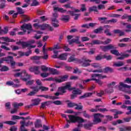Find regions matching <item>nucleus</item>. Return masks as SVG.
Segmentation results:
<instances>
[{
  "instance_id": "nucleus-4",
  "label": "nucleus",
  "mask_w": 131,
  "mask_h": 131,
  "mask_svg": "<svg viewBox=\"0 0 131 131\" xmlns=\"http://www.w3.org/2000/svg\"><path fill=\"white\" fill-rule=\"evenodd\" d=\"M57 18H58V14L57 13H53V17L51 18L52 24L53 27H59V20H58Z\"/></svg>"
},
{
  "instance_id": "nucleus-63",
  "label": "nucleus",
  "mask_w": 131,
  "mask_h": 131,
  "mask_svg": "<svg viewBox=\"0 0 131 131\" xmlns=\"http://www.w3.org/2000/svg\"><path fill=\"white\" fill-rule=\"evenodd\" d=\"M35 82L37 85H39V86H41V85H42V83H41V81H40V80L37 79L35 80Z\"/></svg>"
},
{
  "instance_id": "nucleus-62",
  "label": "nucleus",
  "mask_w": 131,
  "mask_h": 131,
  "mask_svg": "<svg viewBox=\"0 0 131 131\" xmlns=\"http://www.w3.org/2000/svg\"><path fill=\"white\" fill-rule=\"evenodd\" d=\"M117 22V19L116 18H113L106 21V23H116Z\"/></svg>"
},
{
  "instance_id": "nucleus-48",
  "label": "nucleus",
  "mask_w": 131,
  "mask_h": 131,
  "mask_svg": "<svg viewBox=\"0 0 131 131\" xmlns=\"http://www.w3.org/2000/svg\"><path fill=\"white\" fill-rule=\"evenodd\" d=\"M63 7L64 8H66V9H72V10H75V8H74V7H71V5H70V3L64 5H63Z\"/></svg>"
},
{
  "instance_id": "nucleus-31",
  "label": "nucleus",
  "mask_w": 131,
  "mask_h": 131,
  "mask_svg": "<svg viewBox=\"0 0 131 131\" xmlns=\"http://www.w3.org/2000/svg\"><path fill=\"white\" fill-rule=\"evenodd\" d=\"M75 61H77V58H75L74 55L71 56L68 59V62H75Z\"/></svg>"
},
{
  "instance_id": "nucleus-29",
  "label": "nucleus",
  "mask_w": 131,
  "mask_h": 131,
  "mask_svg": "<svg viewBox=\"0 0 131 131\" xmlns=\"http://www.w3.org/2000/svg\"><path fill=\"white\" fill-rule=\"evenodd\" d=\"M111 53L113 54V55H115L117 57H121V53H120L117 50H111Z\"/></svg>"
},
{
  "instance_id": "nucleus-53",
  "label": "nucleus",
  "mask_w": 131,
  "mask_h": 131,
  "mask_svg": "<svg viewBox=\"0 0 131 131\" xmlns=\"http://www.w3.org/2000/svg\"><path fill=\"white\" fill-rule=\"evenodd\" d=\"M31 90L36 94L39 91V87L38 86H32L31 87Z\"/></svg>"
},
{
  "instance_id": "nucleus-35",
  "label": "nucleus",
  "mask_w": 131,
  "mask_h": 131,
  "mask_svg": "<svg viewBox=\"0 0 131 131\" xmlns=\"http://www.w3.org/2000/svg\"><path fill=\"white\" fill-rule=\"evenodd\" d=\"M129 55L128 54H122V53H121V55L120 57H118L116 58L117 60H123L124 59V58H127V57H129Z\"/></svg>"
},
{
  "instance_id": "nucleus-64",
  "label": "nucleus",
  "mask_w": 131,
  "mask_h": 131,
  "mask_svg": "<svg viewBox=\"0 0 131 131\" xmlns=\"http://www.w3.org/2000/svg\"><path fill=\"white\" fill-rule=\"evenodd\" d=\"M115 84H116V82H112L111 83H108L107 84V86L108 88H112V89H113V87L114 86V85H115Z\"/></svg>"
},
{
  "instance_id": "nucleus-47",
  "label": "nucleus",
  "mask_w": 131,
  "mask_h": 131,
  "mask_svg": "<svg viewBox=\"0 0 131 131\" xmlns=\"http://www.w3.org/2000/svg\"><path fill=\"white\" fill-rule=\"evenodd\" d=\"M58 51H57L56 50H54L53 51V53L54 54L52 56V58H53V59H59V56L58 55Z\"/></svg>"
},
{
  "instance_id": "nucleus-30",
  "label": "nucleus",
  "mask_w": 131,
  "mask_h": 131,
  "mask_svg": "<svg viewBox=\"0 0 131 131\" xmlns=\"http://www.w3.org/2000/svg\"><path fill=\"white\" fill-rule=\"evenodd\" d=\"M35 127H36V128H39V127H42V124H41L40 120H37L36 123H35Z\"/></svg>"
},
{
  "instance_id": "nucleus-6",
  "label": "nucleus",
  "mask_w": 131,
  "mask_h": 131,
  "mask_svg": "<svg viewBox=\"0 0 131 131\" xmlns=\"http://www.w3.org/2000/svg\"><path fill=\"white\" fill-rule=\"evenodd\" d=\"M67 38L70 45H71V43H73V42H75L76 43H80V41H79V37L78 36L76 37L75 39L70 40L72 38H73V36L68 35L67 36Z\"/></svg>"
},
{
  "instance_id": "nucleus-51",
  "label": "nucleus",
  "mask_w": 131,
  "mask_h": 131,
  "mask_svg": "<svg viewBox=\"0 0 131 131\" xmlns=\"http://www.w3.org/2000/svg\"><path fill=\"white\" fill-rule=\"evenodd\" d=\"M17 119H25V118L22 117H20L18 116H12V120H16Z\"/></svg>"
},
{
  "instance_id": "nucleus-57",
  "label": "nucleus",
  "mask_w": 131,
  "mask_h": 131,
  "mask_svg": "<svg viewBox=\"0 0 131 131\" xmlns=\"http://www.w3.org/2000/svg\"><path fill=\"white\" fill-rule=\"evenodd\" d=\"M81 40L83 42L84 41H89V40H90V38L86 36H82L81 37Z\"/></svg>"
},
{
  "instance_id": "nucleus-18",
  "label": "nucleus",
  "mask_w": 131,
  "mask_h": 131,
  "mask_svg": "<svg viewBox=\"0 0 131 131\" xmlns=\"http://www.w3.org/2000/svg\"><path fill=\"white\" fill-rule=\"evenodd\" d=\"M47 28L49 29L50 31H53V30H54L53 27L48 24L41 25L40 29H41V30H45V29H47Z\"/></svg>"
},
{
  "instance_id": "nucleus-39",
  "label": "nucleus",
  "mask_w": 131,
  "mask_h": 131,
  "mask_svg": "<svg viewBox=\"0 0 131 131\" xmlns=\"http://www.w3.org/2000/svg\"><path fill=\"white\" fill-rule=\"evenodd\" d=\"M103 30H104V27H100L98 29H95L94 32L95 33H101Z\"/></svg>"
},
{
  "instance_id": "nucleus-38",
  "label": "nucleus",
  "mask_w": 131,
  "mask_h": 131,
  "mask_svg": "<svg viewBox=\"0 0 131 131\" xmlns=\"http://www.w3.org/2000/svg\"><path fill=\"white\" fill-rule=\"evenodd\" d=\"M93 95L92 93H87L80 97V99H84V98H89V97H91Z\"/></svg>"
},
{
  "instance_id": "nucleus-37",
  "label": "nucleus",
  "mask_w": 131,
  "mask_h": 131,
  "mask_svg": "<svg viewBox=\"0 0 131 131\" xmlns=\"http://www.w3.org/2000/svg\"><path fill=\"white\" fill-rule=\"evenodd\" d=\"M58 92L60 93V95H63L66 93V89L64 86L60 87L58 88Z\"/></svg>"
},
{
  "instance_id": "nucleus-9",
  "label": "nucleus",
  "mask_w": 131,
  "mask_h": 131,
  "mask_svg": "<svg viewBox=\"0 0 131 131\" xmlns=\"http://www.w3.org/2000/svg\"><path fill=\"white\" fill-rule=\"evenodd\" d=\"M118 88L120 91H122V92H125V89H130L131 86L126 84H124V83L122 82H120Z\"/></svg>"
},
{
  "instance_id": "nucleus-41",
  "label": "nucleus",
  "mask_w": 131,
  "mask_h": 131,
  "mask_svg": "<svg viewBox=\"0 0 131 131\" xmlns=\"http://www.w3.org/2000/svg\"><path fill=\"white\" fill-rule=\"evenodd\" d=\"M21 17L23 18L24 22H26V21H29V20H30V18H29L28 16L26 15L25 14H22Z\"/></svg>"
},
{
  "instance_id": "nucleus-28",
  "label": "nucleus",
  "mask_w": 131,
  "mask_h": 131,
  "mask_svg": "<svg viewBox=\"0 0 131 131\" xmlns=\"http://www.w3.org/2000/svg\"><path fill=\"white\" fill-rule=\"evenodd\" d=\"M51 104H52V101H45L41 103L40 108L44 109L46 106H49Z\"/></svg>"
},
{
  "instance_id": "nucleus-43",
  "label": "nucleus",
  "mask_w": 131,
  "mask_h": 131,
  "mask_svg": "<svg viewBox=\"0 0 131 131\" xmlns=\"http://www.w3.org/2000/svg\"><path fill=\"white\" fill-rule=\"evenodd\" d=\"M38 5H39V3L37 0H32V3L31 4V7H35L38 6Z\"/></svg>"
},
{
  "instance_id": "nucleus-16",
  "label": "nucleus",
  "mask_w": 131,
  "mask_h": 131,
  "mask_svg": "<svg viewBox=\"0 0 131 131\" xmlns=\"http://www.w3.org/2000/svg\"><path fill=\"white\" fill-rule=\"evenodd\" d=\"M81 93H82L81 90L73 88V95H71V99H74L75 97H76V95H81Z\"/></svg>"
},
{
  "instance_id": "nucleus-45",
  "label": "nucleus",
  "mask_w": 131,
  "mask_h": 131,
  "mask_svg": "<svg viewBox=\"0 0 131 131\" xmlns=\"http://www.w3.org/2000/svg\"><path fill=\"white\" fill-rule=\"evenodd\" d=\"M131 40L129 38H124L119 40L120 42H129Z\"/></svg>"
},
{
  "instance_id": "nucleus-58",
  "label": "nucleus",
  "mask_w": 131,
  "mask_h": 131,
  "mask_svg": "<svg viewBox=\"0 0 131 131\" xmlns=\"http://www.w3.org/2000/svg\"><path fill=\"white\" fill-rule=\"evenodd\" d=\"M39 90H41L42 92H47V91H49V88L47 87L39 86Z\"/></svg>"
},
{
  "instance_id": "nucleus-12",
  "label": "nucleus",
  "mask_w": 131,
  "mask_h": 131,
  "mask_svg": "<svg viewBox=\"0 0 131 131\" xmlns=\"http://www.w3.org/2000/svg\"><path fill=\"white\" fill-rule=\"evenodd\" d=\"M21 30L26 32L27 30H31L32 28V26L30 24H24L23 26L20 27Z\"/></svg>"
},
{
  "instance_id": "nucleus-32",
  "label": "nucleus",
  "mask_w": 131,
  "mask_h": 131,
  "mask_svg": "<svg viewBox=\"0 0 131 131\" xmlns=\"http://www.w3.org/2000/svg\"><path fill=\"white\" fill-rule=\"evenodd\" d=\"M44 98H45V99H49V100H57V99H58V98L56 96H52L48 95H45Z\"/></svg>"
},
{
  "instance_id": "nucleus-49",
  "label": "nucleus",
  "mask_w": 131,
  "mask_h": 131,
  "mask_svg": "<svg viewBox=\"0 0 131 131\" xmlns=\"http://www.w3.org/2000/svg\"><path fill=\"white\" fill-rule=\"evenodd\" d=\"M90 12H98V8L96 6H93L89 8Z\"/></svg>"
},
{
  "instance_id": "nucleus-36",
  "label": "nucleus",
  "mask_w": 131,
  "mask_h": 131,
  "mask_svg": "<svg viewBox=\"0 0 131 131\" xmlns=\"http://www.w3.org/2000/svg\"><path fill=\"white\" fill-rule=\"evenodd\" d=\"M63 87L66 90H69V91H72L73 90V88H71V83L70 82L67 83Z\"/></svg>"
},
{
  "instance_id": "nucleus-23",
  "label": "nucleus",
  "mask_w": 131,
  "mask_h": 131,
  "mask_svg": "<svg viewBox=\"0 0 131 131\" xmlns=\"http://www.w3.org/2000/svg\"><path fill=\"white\" fill-rule=\"evenodd\" d=\"M0 39H3L4 41L7 42H15V40L13 39L9 38V37H3L0 38Z\"/></svg>"
},
{
  "instance_id": "nucleus-46",
  "label": "nucleus",
  "mask_w": 131,
  "mask_h": 131,
  "mask_svg": "<svg viewBox=\"0 0 131 131\" xmlns=\"http://www.w3.org/2000/svg\"><path fill=\"white\" fill-rule=\"evenodd\" d=\"M131 130V127H122L119 128V131Z\"/></svg>"
},
{
  "instance_id": "nucleus-3",
  "label": "nucleus",
  "mask_w": 131,
  "mask_h": 131,
  "mask_svg": "<svg viewBox=\"0 0 131 131\" xmlns=\"http://www.w3.org/2000/svg\"><path fill=\"white\" fill-rule=\"evenodd\" d=\"M69 119H66V121L68 123H75V122H78L79 123H82V122H86V120L83 119L80 117H77L75 116H69Z\"/></svg>"
},
{
  "instance_id": "nucleus-22",
  "label": "nucleus",
  "mask_w": 131,
  "mask_h": 131,
  "mask_svg": "<svg viewBox=\"0 0 131 131\" xmlns=\"http://www.w3.org/2000/svg\"><path fill=\"white\" fill-rule=\"evenodd\" d=\"M91 62H92V60L85 58L83 60L82 66H83V67H88V66L91 65V64H90Z\"/></svg>"
},
{
  "instance_id": "nucleus-26",
  "label": "nucleus",
  "mask_w": 131,
  "mask_h": 131,
  "mask_svg": "<svg viewBox=\"0 0 131 131\" xmlns=\"http://www.w3.org/2000/svg\"><path fill=\"white\" fill-rule=\"evenodd\" d=\"M69 54L66 53L59 55V59L60 60H67Z\"/></svg>"
},
{
  "instance_id": "nucleus-42",
  "label": "nucleus",
  "mask_w": 131,
  "mask_h": 131,
  "mask_svg": "<svg viewBox=\"0 0 131 131\" xmlns=\"http://www.w3.org/2000/svg\"><path fill=\"white\" fill-rule=\"evenodd\" d=\"M113 92H114V90H113V88L111 87H108V88L105 90V93L106 94H112Z\"/></svg>"
},
{
  "instance_id": "nucleus-10",
  "label": "nucleus",
  "mask_w": 131,
  "mask_h": 131,
  "mask_svg": "<svg viewBox=\"0 0 131 131\" xmlns=\"http://www.w3.org/2000/svg\"><path fill=\"white\" fill-rule=\"evenodd\" d=\"M74 11H69L68 12L71 15V16H75L74 20H77L78 19V17L80 16V14H76L75 13H79L80 12V10L79 9H74Z\"/></svg>"
},
{
  "instance_id": "nucleus-54",
  "label": "nucleus",
  "mask_w": 131,
  "mask_h": 131,
  "mask_svg": "<svg viewBox=\"0 0 131 131\" xmlns=\"http://www.w3.org/2000/svg\"><path fill=\"white\" fill-rule=\"evenodd\" d=\"M4 123L9 124V125H14V124H16V122L13 121H7L4 122Z\"/></svg>"
},
{
  "instance_id": "nucleus-24",
  "label": "nucleus",
  "mask_w": 131,
  "mask_h": 131,
  "mask_svg": "<svg viewBox=\"0 0 131 131\" xmlns=\"http://www.w3.org/2000/svg\"><path fill=\"white\" fill-rule=\"evenodd\" d=\"M53 10H54V11H57L58 12H59L60 13H66L67 12V10H66L62 8H59L58 7H54Z\"/></svg>"
},
{
  "instance_id": "nucleus-15",
  "label": "nucleus",
  "mask_w": 131,
  "mask_h": 131,
  "mask_svg": "<svg viewBox=\"0 0 131 131\" xmlns=\"http://www.w3.org/2000/svg\"><path fill=\"white\" fill-rule=\"evenodd\" d=\"M100 49L103 51V52H107V51H109V50H114V49H116V47L111 44L106 46H100Z\"/></svg>"
},
{
  "instance_id": "nucleus-7",
  "label": "nucleus",
  "mask_w": 131,
  "mask_h": 131,
  "mask_svg": "<svg viewBox=\"0 0 131 131\" xmlns=\"http://www.w3.org/2000/svg\"><path fill=\"white\" fill-rule=\"evenodd\" d=\"M16 45H21L24 48H29V49H34L36 47L35 45H31L28 42H21V41L16 42Z\"/></svg>"
},
{
  "instance_id": "nucleus-5",
  "label": "nucleus",
  "mask_w": 131,
  "mask_h": 131,
  "mask_svg": "<svg viewBox=\"0 0 131 131\" xmlns=\"http://www.w3.org/2000/svg\"><path fill=\"white\" fill-rule=\"evenodd\" d=\"M68 79V75H64L59 77H56L54 78V81L58 83H61V82H64L66 81Z\"/></svg>"
},
{
  "instance_id": "nucleus-40",
  "label": "nucleus",
  "mask_w": 131,
  "mask_h": 131,
  "mask_svg": "<svg viewBox=\"0 0 131 131\" xmlns=\"http://www.w3.org/2000/svg\"><path fill=\"white\" fill-rule=\"evenodd\" d=\"M70 17L69 15H62L61 18V20L62 21H65V22H67V21H69Z\"/></svg>"
},
{
  "instance_id": "nucleus-44",
  "label": "nucleus",
  "mask_w": 131,
  "mask_h": 131,
  "mask_svg": "<svg viewBox=\"0 0 131 131\" xmlns=\"http://www.w3.org/2000/svg\"><path fill=\"white\" fill-rule=\"evenodd\" d=\"M50 75H51V74L48 72H43L40 73V76L43 78H45V77H48V76H49Z\"/></svg>"
},
{
  "instance_id": "nucleus-19",
  "label": "nucleus",
  "mask_w": 131,
  "mask_h": 131,
  "mask_svg": "<svg viewBox=\"0 0 131 131\" xmlns=\"http://www.w3.org/2000/svg\"><path fill=\"white\" fill-rule=\"evenodd\" d=\"M50 74H52V75H58V74H60V72L57 71V70L52 68H49V70Z\"/></svg>"
},
{
  "instance_id": "nucleus-34",
  "label": "nucleus",
  "mask_w": 131,
  "mask_h": 131,
  "mask_svg": "<svg viewBox=\"0 0 131 131\" xmlns=\"http://www.w3.org/2000/svg\"><path fill=\"white\" fill-rule=\"evenodd\" d=\"M30 59L32 60V61H39V60L41 59V56H34L30 57Z\"/></svg>"
},
{
  "instance_id": "nucleus-17",
  "label": "nucleus",
  "mask_w": 131,
  "mask_h": 131,
  "mask_svg": "<svg viewBox=\"0 0 131 131\" xmlns=\"http://www.w3.org/2000/svg\"><path fill=\"white\" fill-rule=\"evenodd\" d=\"M111 28V27L109 25H105L103 26V30H104V33L106 35H108V36H111L112 34L110 33V31L109 29Z\"/></svg>"
},
{
  "instance_id": "nucleus-60",
  "label": "nucleus",
  "mask_w": 131,
  "mask_h": 131,
  "mask_svg": "<svg viewBox=\"0 0 131 131\" xmlns=\"http://www.w3.org/2000/svg\"><path fill=\"white\" fill-rule=\"evenodd\" d=\"M68 107H75V106H76V103L70 102L68 103Z\"/></svg>"
},
{
  "instance_id": "nucleus-20",
  "label": "nucleus",
  "mask_w": 131,
  "mask_h": 131,
  "mask_svg": "<svg viewBox=\"0 0 131 131\" xmlns=\"http://www.w3.org/2000/svg\"><path fill=\"white\" fill-rule=\"evenodd\" d=\"M41 102V99L40 98H36L32 100L33 106H37V105H39V104H40Z\"/></svg>"
},
{
  "instance_id": "nucleus-8",
  "label": "nucleus",
  "mask_w": 131,
  "mask_h": 131,
  "mask_svg": "<svg viewBox=\"0 0 131 131\" xmlns=\"http://www.w3.org/2000/svg\"><path fill=\"white\" fill-rule=\"evenodd\" d=\"M91 80L96 81L98 79H102L103 78H106V76L105 75H102L101 74H93L91 75Z\"/></svg>"
},
{
  "instance_id": "nucleus-56",
  "label": "nucleus",
  "mask_w": 131,
  "mask_h": 131,
  "mask_svg": "<svg viewBox=\"0 0 131 131\" xmlns=\"http://www.w3.org/2000/svg\"><path fill=\"white\" fill-rule=\"evenodd\" d=\"M87 71H89V72H99V73H102L103 72V70L102 69H100V70H93L92 69L91 70H86Z\"/></svg>"
},
{
  "instance_id": "nucleus-52",
  "label": "nucleus",
  "mask_w": 131,
  "mask_h": 131,
  "mask_svg": "<svg viewBox=\"0 0 131 131\" xmlns=\"http://www.w3.org/2000/svg\"><path fill=\"white\" fill-rule=\"evenodd\" d=\"M91 66L93 67V68H101V64L98 63H92Z\"/></svg>"
},
{
  "instance_id": "nucleus-50",
  "label": "nucleus",
  "mask_w": 131,
  "mask_h": 131,
  "mask_svg": "<svg viewBox=\"0 0 131 131\" xmlns=\"http://www.w3.org/2000/svg\"><path fill=\"white\" fill-rule=\"evenodd\" d=\"M24 104L23 103H17L16 102H14L13 104V107L14 108H18V107H21V106H23Z\"/></svg>"
},
{
  "instance_id": "nucleus-33",
  "label": "nucleus",
  "mask_w": 131,
  "mask_h": 131,
  "mask_svg": "<svg viewBox=\"0 0 131 131\" xmlns=\"http://www.w3.org/2000/svg\"><path fill=\"white\" fill-rule=\"evenodd\" d=\"M6 84L7 85H13V88H18V86H21V84H14V82H12V81H8L6 83Z\"/></svg>"
},
{
  "instance_id": "nucleus-25",
  "label": "nucleus",
  "mask_w": 131,
  "mask_h": 131,
  "mask_svg": "<svg viewBox=\"0 0 131 131\" xmlns=\"http://www.w3.org/2000/svg\"><path fill=\"white\" fill-rule=\"evenodd\" d=\"M21 126L22 127H24L25 126H29V125H31V124H33V122L30 121H28L26 123L25 121H23L20 122Z\"/></svg>"
},
{
  "instance_id": "nucleus-11",
  "label": "nucleus",
  "mask_w": 131,
  "mask_h": 131,
  "mask_svg": "<svg viewBox=\"0 0 131 131\" xmlns=\"http://www.w3.org/2000/svg\"><path fill=\"white\" fill-rule=\"evenodd\" d=\"M3 61L10 62L11 66L12 68H14V67H15V65H16V62L13 60V57L12 56H8L7 57L3 58Z\"/></svg>"
},
{
  "instance_id": "nucleus-21",
  "label": "nucleus",
  "mask_w": 131,
  "mask_h": 131,
  "mask_svg": "<svg viewBox=\"0 0 131 131\" xmlns=\"http://www.w3.org/2000/svg\"><path fill=\"white\" fill-rule=\"evenodd\" d=\"M16 10L17 13H15L13 15V18L17 17V15H18V14H22L24 13V10H23V9L20 7H17Z\"/></svg>"
},
{
  "instance_id": "nucleus-55",
  "label": "nucleus",
  "mask_w": 131,
  "mask_h": 131,
  "mask_svg": "<svg viewBox=\"0 0 131 131\" xmlns=\"http://www.w3.org/2000/svg\"><path fill=\"white\" fill-rule=\"evenodd\" d=\"M40 68L41 70H42L44 72L46 71H48V70H49V68L47 67V66L45 65L41 66Z\"/></svg>"
},
{
  "instance_id": "nucleus-27",
  "label": "nucleus",
  "mask_w": 131,
  "mask_h": 131,
  "mask_svg": "<svg viewBox=\"0 0 131 131\" xmlns=\"http://www.w3.org/2000/svg\"><path fill=\"white\" fill-rule=\"evenodd\" d=\"M124 65V62L123 61L115 62L113 63V66L114 67H121Z\"/></svg>"
},
{
  "instance_id": "nucleus-59",
  "label": "nucleus",
  "mask_w": 131,
  "mask_h": 131,
  "mask_svg": "<svg viewBox=\"0 0 131 131\" xmlns=\"http://www.w3.org/2000/svg\"><path fill=\"white\" fill-rule=\"evenodd\" d=\"M95 52H96V49L92 48L90 49L89 52H88V54L89 55H94V54H95Z\"/></svg>"
},
{
  "instance_id": "nucleus-13",
  "label": "nucleus",
  "mask_w": 131,
  "mask_h": 131,
  "mask_svg": "<svg viewBox=\"0 0 131 131\" xmlns=\"http://www.w3.org/2000/svg\"><path fill=\"white\" fill-rule=\"evenodd\" d=\"M95 45H103V41H101L99 40H93L91 43H86L85 44V46L89 47V48H91V47H93V46Z\"/></svg>"
},
{
  "instance_id": "nucleus-2",
  "label": "nucleus",
  "mask_w": 131,
  "mask_h": 131,
  "mask_svg": "<svg viewBox=\"0 0 131 131\" xmlns=\"http://www.w3.org/2000/svg\"><path fill=\"white\" fill-rule=\"evenodd\" d=\"M94 119L93 120V123H90L89 124H84L83 126L86 129H90V127L93 126V124H98V123H100V122H102V120L101 118H103L104 117V116L101 114H95L94 115Z\"/></svg>"
},
{
  "instance_id": "nucleus-14",
  "label": "nucleus",
  "mask_w": 131,
  "mask_h": 131,
  "mask_svg": "<svg viewBox=\"0 0 131 131\" xmlns=\"http://www.w3.org/2000/svg\"><path fill=\"white\" fill-rule=\"evenodd\" d=\"M39 68L38 66L31 67L29 68V71L30 72H34L35 74H40V71H39Z\"/></svg>"
},
{
  "instance_id": "nucleus-61",
  "label": "nucleus",
  "mask_w": 131,
  "mask_h": 131,
  "mask_svg": "<svg viewBox=\"0 0 131 131\" xmlns=\"http://www.w3.org/2000/svg\"><path fill=\"white\" fill-rule=\"evenodd\" d=\"M53 104H54L55 105H62V101L60 100H56L53 102H52Z\"/></svg>"
},
{
  "instance_id": "nucleus-1",
  "label": "nucleus",
  "mask_w": 131,
  "mask_h": 131,
  "mask_svg": "<svg viewBox=\"0 0 131 131\" xmlns=\"http://www.w3.org/2000/svg\"><path fill=\"white\" fill-rule=\"evenodd\" d=\"M20 71H21L20 69L14 70V72H16L14 75V77H20V79L23 81H26L29 79V78H31V75L27 73L26 70H23L21 72H19Z\"/></svg>"
}]
</instances>
